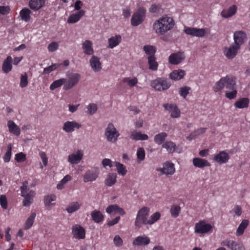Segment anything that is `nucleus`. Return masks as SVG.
<instances>
[{"label": "nucleus", "instance_id": "f257e3e1", "mask_svg": "<svg viewBox=\"0 0 250 250\" xmlns=\"http://www.w3.org/2000/svg\"><path fill=\"white\" fill-rule=\"evenodd\" d=\"M174 25L171 17L165 15L155 20L152 24V29L158 36H163L170 30Z\"/></svg>", "mask_w": 250, "mask_h": 250}, {"label": "nucleus", "instance_id": "f03ea898", "mask_svg": "<svg viewBox=\"0 0 250 250\" xmlns=\"http://www.w3.org/2000/svg\"><path fill=\"white\" fill-rule=\"evenodd\" d=\"M235 85V79L232 76L227 75L222 77L216 82L213 87V90L215 92H221L225 87L227 88H232L233 85Z\"/></svg>", "mask_w": 250, "mask_h": 250}, {"label": "nucleus", "instance_id": "7ed1b4c3", "mask_svg": "<svg viewBox=\"0 0 250 250\" xmlns=\"http://www.w3.org/2000/svg\"><path fill=\"white\" fill-rule=\"evenodd\" d=\"M21 195L23 197L22 205L24 207H29L33 202L36 195L35 191L30 190L28 188V182L25 181L21 187Z\"/></svg>", "mask_w": 250, "mask_h": 250}, {"label": "nucleus", "instance_id": "20e7f679", "mask_svg": "<svg viewBox=\"0 0 250 250\" xmlns=\"http://www.w3.org/2000/svg\"><path fill=\"white\" fill-rule=\"evenodd\" d=\"M149 211V208L146 207H144L139 209L134 221V225L137 229H140L143 225H148Z\"/></svg>", "mask_w": 250, "mask_h": 250}, {"label": "nucleus", "instance_id": "39448f33", "mask_svg": "<svg viewBox=\"0 0 250 250\" xmlns=\"http://www.w3.org/2000/svg\"><path fill=\"white\" fill-rule=\"evenodd\" d=\"M120 134L112 123L108 124L105 129L104 135L107 141L112 143L117 142Z\"/></svg>", "mask_w": 250, "mask_h": 250}, {"label": "nucleus", "instance_id": "423d86ee", "mask_svg": "<svg viewBox=\"0 0 250 250\" xmlns=\"http://www.w3.org/2000/svg\"><path fill=\"white\" fill-rule=\"evenodd\" d=\"M151 86L156 91H162L168 89L171 83L167 79L158 78L151 82Z\"/></svg>", "mask_w": 250, "mask_h": 250}, {"label": "nucleus", "instance_id": "0eeeda50", "mask_svg": "<svg viewBox=\"0 0 250 250\" xmlns=\"http://www.w3.org/2000/svg\"><path fill=\"white\" fill-rule=\"evenodd\" d=\"M146 11L145 8L140 7L133 14L131 19V24L133 26H137L143 23L146 18Z\"/></svg>", "mask_w": 250, "mask_h": 250}, {"label": "nucleus", "instance_id": "6e6552de", "mask_svg": "<svg viewBox=\"0 0 250 250\" xmlns=\"http://www.w3.org/2000/svg\"><path fill=\"white\" fill-rule=\"evenodd\" d=\"M156 171L160 172V175H166L167 176L172 175L175 172L174 165L171 162L167 161L163 165L162 167H159Z\"/></svg>", "mask_w": 250, "mask_h": 250}, {"label": "nucleus", "instance_id": "1a4fd4ad", "mask_svg": "<svg viewBox=\"0 0 250 250\" xmlns=\"http://www.w3.org/2000/svg\"><path fill=\"white\" fill-rule=\"evenodd\" d=\"M221 245L226 246L230 250H245V248L241 242L227 239L221 242Z\"/></svg>", "mask_w": 250, "mask_h": 250}, {"label": "nucleus", "instance_id": "9d476101", "mask_svg": "<svg viewBox=\"0 0 250 250\" xmlns=\"http://www.w3.org/2000/svg\"><path fill=\"white\" fill-rule=\"evenodd\" d=\"M83 152L82 149H78L77 151L68 155L67 157L68 162L72 166L78 164L83 159Z\"/></svg>", "mask_w": 250, "mask_h": 250}, {"label": "nucleus", "instance_id": "9b49d317", "mask_svg": "<svg viewBox=\"0 0 250 250\" xmlns=\"http://www.w3.org/2000/svg\"><path fill=\"white\" fill-rule=\"evenodd\" d=\"M240 48V47L232 43L229 46H225L223 48L224 55L228 59L232 60L237 56Z\"/></svg>", "mask_w": 250, "mask_h": 250}, {"label": "nucleus", "instance_id": "f8f14e48", "mask_svg": "<svg viewBox=\"0 0 250 250\" xmlns=\"http://www.w3.org/2000/svg\"><path fill=\"white\" fill-rule=\"evenodd\" d=\"M100 170L98 167L87 170L83 175V180L84 183L95 181L98 177Z\"/></svg>", "mask_w": 250, "mask_h": 250}, {"label": "nucleus", "instance_id": "ddd939ff", "mask_svg": "<svg viewBox=\"0 0 250 250\" xmlns=\"http://www.w3.org/2000/svg\"><path fill=\"white\" fill-rule=\"evenodd\" d=\"M212 229L210 224L204 221H200L195 225L194 232L199 234H205L208 232Z\"/></svg>", "mask_w": 250, "mask_h": 250}, {"label": "nucleus", "instance_id": "4468645a", "mask_svg": "<svg viewBox=\"0 0 250 250\" xmlns=\"http://www.w3.org/2000/svg\"><path fill=\"white\" fill-rule=\"evenodd\" d=\"M80 75L78 73L71 74L68 77V80L65 83L63 86V89L67 90L70 89L75 85L79 81Z\"/></svg>", "mask_w": 250, "mask_h": 250}, {"label": "nucleus", "instance_id": "2eb2a0df", "mask_svg": "<svg viewBox=\"0 0 250 250\" xmlns=\"http://www.w3.org/2000/svg\"><path fill=\"white\" fill-rule=\"evenodd\" d=\"M185 33L189 35L199 38H202L206 34V29L194 27H187L184 29Z\"/></svg>", "mask_w": 250, "mask_h": 250}, {"label": "nucleus", "instance_id": "dca6fc26", "mask_svg": "<svg viewBox=\"0 0 250 250\" xmlns=\"http://www.w3.org/2000/svg\"><path fill=\"white\" fill-rule=\"evenodd\" d=\"M185 58L184 52H178L170 54L168 57V61L172 64L177 65L183 62Z\"/></svg>", "mask_w": 250, "mask_h": 250}, {"label": "nucleus", "instance_id": "f3484780", "mask_svg": "<svg viewBox=\"0 0 250 250\" xmlns=\"http://www.w3.org/2000/svg\"><path fill=\"white\" fill-rule=\"evenodd\" d=\"M72 233L77 239H83L85 237L84 229L79 225H75L72 228Z\"/></svg>", "mask_w": 250, "mask_h": 250}, {"label": "nucleus", "instance_id": "a211bd4d", "mask_svg": "<svg viewBox=\"0 0 250 250\" xmlns=\"http://www.w3.org/2000/svg\"><path fill=\"white\" fill-rule=\"evenodd\" d=\"M82 127V125L76 121H66L62 126V129L67 133H71Z\"/></svg>", "mask_w": 250, "mask_h": 250}, {"label": "nucleus", "instance_id": "6ab92c4d", "mask_svg": "<svg viewBox=\"0 0 250 250\" xmlns=\"http://www.w3.org/2000/svg\"><path fill=\"white\" fill-rule=\"evenodd\" d=\"M163 107L170 113L171 118H177L180 116L181 111L176 105L173 104H166L163 105Z\"/></svg>", "mask_w": 250, "mask_h": 250}, {"label": "nucleus", "instance_id": "aec40b11", "mask_svg": "<svg viewBox=\"0 0 250 250\" xmlns=\"http://www.w3.org/2000/svg\"><path fill=\"white\" fill-rule=\"evenodd\" d=\"M89 64L92 70L95 72H99L102 69V65L100 62V59L97 56H92L89 60Z\"/></svg>", "mask_w": 250, "mask_h": 250}, {"label": "nucleus", "instance_id": "412c9836", "mask_svg": "<svg viewBox=\"0 0 250 250\" xmlns=\"http://www.w3.org/2000/svg\"><path fill=\"white\" fill-rule=\"evenodd\" d=\"M246 38V33L242 31H236L233 34L234 44L240 48Z\"/></svg>", "mask_w": 250, "mask_h": 250}, {"label": "nucleus", "instance_id": "4be33fe9", "mask_svg": "<svg viewBox=\"0 0 250 250\" xmlns=\"http://www.w3.org/2000/svg\"><path fill=\"white\" fill-rule=\"evenodd\" d=\"M13 59L11 56H8L2 62L1 69L4 73L7 74L12 69Z\"/></svg>", "mask_w": 250, "mask_h": 250}, {"label": "nucleus", "instance_id": "5701e85b", "mask_svg": "<svg viewBox=\"0 0 250 250\" xmlns=\"http://www.w3.org/2000/svg\"><path fill=\"white\" fill-rule=\"evenodd\" d=\"M82 49L83 52L87 55H92L94 53L93 43L90 40H85L83 42Z\"/></svg>", "mask_w": 250, "mask_h": 250}, {"label": "nucleus", "instance_id": "b1692460", "mask_svg": "<svg viewBox=\"0 0 250 250\" xmlns=\"http://www.w3.org/2000/svg\"><path fill=\"white\" fill-rule=\"evenodd\" d=\"M150 242V238L145 235L139 236L133 241L132 244L136 246H143L148 245Z\"/></svg>", "mask_w": 250, "mask_h": 250}, {"label": "nucleus", "instance_id": "393cba45", "mask_svg": "<svg viewBox=\"0 0 250 250\" xmlns=\"http://www.w3.org/2000/svg\"><path fill=\"white\" fill-rule=\"evenodd\" d=\"M229 154L225 151H221L214 156L213 160L220 163L225 164L229 160Z\"/></svg>", "mask_w": 250, "mask_h": 250}, {"label": "nucleus", "instance_id": "a878e982", "mask_svg": "<svg viewBox=\"0 0 250 250\" xmlns=\"http://www.w3.org/2000/svg\"><path fill=\"white\" fill-rule=\"evenodd\" d=\"M7 127L10 133L16 136H19L21 134L20 127L13 121L9 120L7 121Z\"/></svg>", "mask_w": 250, "mask_h": 250}, {"label": "nucleus", "instance_id": "bb28decb", "mask_svg": "<svg viewBox=\"0 0 250 250\" xmlns=\"http://www.w3.org/2000/svg\"><path fill=\"white\" fill-rule=\"evenodd\" d=\"M82 207V203L78 201L70 202L65 208V210L69 214H72L78 211Z\"/></svg>", "mask_w": 250, "mask_h": 250}, {"label": "nucleus", "instance_id": "cd10ccee", "mask_svg": "<svg viewBox=\"0 0 250 250\" xmlns=\"http://www.w3.org/2000/svg\"><path fill=\"white\" fill-rule=\"evenodd\" d=\"M85 11L81 10L78 12L71 14L67 19V22L69 23H75L79 21L81 18L84 16Z\"/></svg>", "mask_w": 250, "mask_h": 250}, {"label": "nucleus", "instance_id": "c85d7f7f", "mask_svg": "<svg viewBox=\"0 0 250 250\" xmlns=\"http://www.w3.org/2000/svg\"><path fill=\"white\" fill-rule=\"evenodd\" d=\"M122 41V36L120 35H116L108 39V48L112 49L118 46Z\"/></svg>", "mask_w": 250, "mask_h": 250}, {"label": "nucleus", "instance_id": "c756f323", "mask_svg": "<svg viewBox=\"0 0 250 250\" xmlns=\"http://www.w3.org/2000/svg\"><path fill=\"white\" fill-rule=\"evenodd\" d=\"M106 212L109 214L117 213L121 215H124L125 214V210L117 205L109 206L106 208Z\"/></svg>", "mask_w": 250, "mask_h": 250}, {"label": "nucleus", "instance_id": "7c9ffc66", "mask_svg": "<svg viewBox=\"0 0 250 250\" xmlns=\"http://www.w3.org/2000/svg\"><path fill=\"white\" fill-rule=\"evenodd\" d=\"M237 7L232 5L227 9H224L221 13V15L224 18H228L234 15L237 11Z\"/></svg>", "mask_w": 250, "mask_h": 250}, {"label": "nucleus", "instance_id": "2f4dec72", "mask_svg": "<svg viewBox=\"0 0 250 250\" xmlns=\"http://www.w3.org/2000/svg\"><path fill=\"white\" fill-rule=\"evenodd\" d=\"M45 1L46 0H30L29 6L34 11H37L44 5Z\"/></svg>", "mask_w": 250, "mask_h": 250}, {"label": "nucleus", "instance_id": "473e14b6", "mask_svg": "<svg viewBox=\"0 0 250 250\" xmlns=\"http://www.w3.org/2000/svg\"><path fill=\"white\" fill-rule=\"evenodd\" d=\"M186 75V72L182 69L174 70L172 71L169 77L172 80L178 81L183 79Z\"/></svg>", "mask_w": 250, "mask_h": 250}, {"label": "nucleus", "instance_id": "72a5a7b5", "mask_svg": "<svg viewBox=\"0 0 250 250\" xmlns=\"http://www.w3.org/2000/svg\"><path fill=\"white\" fill-rule=\"evenodd\" d=\"M192 161L194 166L200 168L210 166L209 163L207 160L200 158H194Z\"/></svg>", "mask_w": 250, "mask_h": 250}, {"label": "nucleus", "instance_id": "f704fd0d", "mask_svg": "<svg viewBox=\"0 0 250 250\" xmlns=\"http://www.w3.org/2000/svg\"><path fill=\"white\" fill-rule=\"evenodd\" d=\"M163 148L166 149L168 153H173L177 149V146L175 143L171 141H166L162 146Z\"/></svg>", "mask_w": 250, "mask_h": 250}, {"label": "nucleus", "instance_id": "c9c22d12", "mask_svg": "<svg viewBox=\"0 0 250 250\" xmlns=\"http://www.w3.org/2000/svg\"><path fill=\"white\" fill-rule=\"evenodd\" d=\"M56 200V196L54 194L48 195L44 197V203L47 209H50L52 206H54L55 203L52 202Z\"/></svg>", "mask_w": 250, "mask_h": 250}, {"label": "nucleus", "instance_id": "e433bc0d", "mask_svg": "<svg viewBox=\"0 0 250 250\" xmlns=\"http://www.w3.org/2000/svg\"><path fill=\"white\" fill-rule=\"evenodd\" d=\"M130 138L134 140H147L148 136L146 134H142L141 132L134 130L131 132Z\"/></svg>", "mask_w": 250, "mask_h": 250}, {"label": "nucleus", "instance_id": "4c0bfd02", "mask_svg": "<svg viewBox=\"0 0 250 250\" xmlns=\"http://www.w3.org/2000/svg\"><path fill=\"white\" fill-rule=\"evenodd\" d=\"M117 174L113 173H109L104 181V184L108 187H111L114 185L117 181Z\"/></svg>", "mask_w": 250, "mask_h": 250}, {"label": "nucleus", "instance_id": "58836bf2", "mask_svg": "<svg viewBox=\"0 0 250 250\" xmlns=\"http://www.w3.org/2000/svg\"><path fill=\"white\" fill-rule=\"evenodd\" d=\"M250 103L249 99L247 98H242L237 100L234 105L236 108L241 109L248 107Z\"/></svg>", "mask_w": 250, "mask_h": 250}, {"label": "nucleus", "instance_id": "ea45409f", "mask_svg": "<svg viewBox=\"0 0 250 250\" xmlns=\"http://www.w3.org/2000/svg\"><path fill=\"white\" fill-rule=\"evenodd\" d=\"M122 81L130 88L136 86L138 83V79L136 77H125Z\"/></svg>", "mask_w": 250, "mask_h": 250}, {"label": "nucleus", "instance_id": "a19ab883", "mask_svg": "<svg viewBox=\"0 0 250 250\" xmlns=\"http://www.w3.org/2000/svg\"><path fill=\"white\" fill-rule=\"evenodd\" d=\"M167 136V134L166 132L159 133L154 137V141L158 145H163Z\"/></svg>", "mask_w": 250, "mask_h": 250}, {"label": "nucleus", "instance_id": "79ce46f5", "mask_svg": "<svg viewBox=\"0 0 250 250\" xmlns=\"http://www.w3.org/2000/svg\"><path fill=\"white\" fill-rule=\"evenodd\" d=\"M248 225L249 221L248 220H243L236 230V235L237 236L242 235Z\"/></svg>", "mask_w": 250, "mask_h": 250}, {"label": "nucleus", "instance_id": "37998d69", "mask_svg": "<svg viewBox=\"0 0 250 250\" xmlns=\"http://www.w3.org/2000/svg\"><path fill=\"white\" fill-rule=\"evenodd\" d=\"M92 220L95 222L99 223L101 222L104 219V216L102 213L99 210H94L91 213Z\"/></svg>", "mask_w": 250, "mask_h": 250}, {"label": "nucleus", "instance_id": "c03bdc74", "mask_svg": "<svg viewBox=\"0 0 250 250\" xmlns=\"http://www.w3.org/2000/svg\"><path fill=\"white\" fill-rule=\"evenodd\" d=\"M113 164L114 166L116 167L117 171L119 175H121L123 176L126 175L127 170L125 165L118 162H114Z\"/></svg>", "mask_w": 250, "mask_h": 250}, {"label": "nucleus", "instance_id": "a18cd8bd", "mask_svg": "<svg viewBox=\"0 0 250 250\" xmlns=\"http://www.w3.org/2000/svg\"><path fill=\"white\" fill-rule=\"evenodd\" d=\"M31 11L27 8H23L20 13L21 19L26 22H28L30 20V14Z\"/></svg>", "mask_w": 250, "mask_h": 250}, {"label": "nucleus", "instance_id": "49530a36", "mask_svg": "<svg viewBox=\"0 0 250 250\" xmlns=\"http://www.w3.org/2000/svg\"><path fill=\"white\" fill-rule=\"evenodd\" d=\"M181 211V207L178 205H173L171 206L170 212L171 216L173 218H177Z\"/></svg>", "mask_w": 250, "mask_h": 250}, {"label": "nucleus", "instance_id": "de8ad7c7", "mask_svg": "<svg viewBox=\"0 0 250 250\" xmlns=\"http://www.w3.org/2000/svg\"><path fill=\"white\" fill-rule=\"evenodd\" d=\"M148 63L150 69L153 71L157 70L158 65L154 56H149L148 57Z\"/></svg>", "mask_w": 250, "mask_h": 250}, {"label": "nucleus", "instance_id": "09e8293b", "mask_svg": "<svg viewBox=\"0 0 250 250\" xmlns=\"http://www.w3.org/2000/svg\"><path fill=\"white\" fill-rule=\"evenodd\" d=\"M36 216V214L35 213H32L30 216L27 219L25 224L24 225V229L25 230H27L29 229L34 223L35 218Z\"/></svg>", "mask_w": 250, "mask_h": 250}, {"label": "nucleus", "instance_id": "8fccbe9b", "mask_svg": "<svg viewBox=\"0 0 250 250\" xmlns=\"http://www.w3.org/2000/svg\"><path fill=\"white\" fill-rule=\"evenodd\" d=\"M161 217V214L159 212H156L151 214L148 219V225H152L158 221Z\"/></svg>", "mask_w": 250, "mask_h": 250}, {"label": "nucleus", "instance_id": "3c124183", "mask_svg": "<svg viewBox=\"0 0 250 250\" xmlns=\"http://www.w3.org/2000/svg\"><path fill=\"white\" fill-rule=\"evenodd\" d=\"M66 82V79L62 78L54 81L50 85V89L52 90L62 86Z\"/></svg>", "mask_w": 250, "mask_h": 250}, {"label": "nucleus", "instance_id": "603ef678", "mask_svg": "<svg viewBox=\"0 0 250 250\" xmlns=\"http://www.w3.org/2000/svg\"><path fill=\"white\" fill-rule=\"evenodd\" d=\"M145 53L149 56H154L156 52V47L151 45H146L143 47Z\"/></svg>", "mask_w": 250, "mask_h": 250}, {"label": "nucleus", "instance_id": "864d4df0", "mask_svg": "<svg viewBox=\"0 0 250 250\" xmlns=\"http://www.w3.org/2000/svg\"><path fill=\"white\" fill-rule=\"evenodd\" d=\"M206 128H200L195 130L193 132H192L190 135L188 137V139L189 140L194 139L198 136L203 134L205 132Z\"/></svg>", "mask_w": 250, "mask_h": 250}, {"label": "nucleus", "instance_id": "5fc2aeb1", "mask_svg": "<svg viewBox=\"0 0 250 250\" xmlns=\"http://www.w3.org/2000/svg\"><path fill=\"white\" fill-rule=\"evenodd\" d=\"M227 89L230 90L231 91H227L225 93L226 97L230 100L235 98L237 94V90L235 88V85H233L232 88H227Z\"/></svg>", "mask_w": 250, "mask_h": 250}, {"label": "nucleus", "instance_id": "6e6d98bb", "mask_svg": "<svg viewBox=\"0 0 250 250\" xmlns=\"http://www.w3.org/2000/svg\"><path fill=\"white\" fill-rule=\"evenodd\" d=\"M87 113L90 115L94 114L98 110V106L96 104L94 103L89 104L86 107Z\"/></svg>", "mask_w": 250, "mask_h": 250}, {"label": "nucleus", "instance_id": "4d7b16f0", "mask_svg": "<svg viewBox=\"0 0 250 250\" xmlns=\"http://www.w3.org/2000/svg\"><path fill=\"white\" fill-rule=\"evenodd\" d=\"M137 158L139 163L143 161L145 158V151L143 147H139L137 151Z\"/></svg>", "mask_w": 250, "mask_h": 250}, {"label": "nucleus", "instance_id": "13d9d810", "mask_svg": "<svg viewBox=\"0 0 250 250\" xmlns=\"http://www.w3.org/2000/svg\"><path fill=\"white\" fill-rule=\"evenodd\" d=\"M28 84V76L26 73L21 75L20 85L21 88L26 87Z\"/></svg>", "mask_w": 250, "mask_h": 250}, {"label": "nucleus", "instance_id": "bf43d9fd", "mask_svg": "<svg viewBox=\"0 0 250 250\" xmlns=\"http://www.w3.org/2000/svg\"><path fill=\"white\" fill-rule=\"evenodd\" d=\"M12 145L9 144L8 145V149L3 156V161L5 163L9 162L11 157Z\"/></svg>", "mask_w": 250, "mask_h": 250}, {"label": "nucleus", "instance_id": "052dcab7", "mask_svg": "<svg viewBox=\"0 0 250 250\" xmlns=\"http://www.w3.org/2000/svg\"><path fill=\"white\" fill-rule=\"evenodd\" d=\"M190 90V88L188 86H185L181 87L179 89V94L181 96L185 98L188 94L189 93V91Z\"/></svg>", "mask_w": 250, "mask_h": 250}, {"label": "nucleus", "instance_id": "680f3d73", "mask_svg": "<svg viewBox=\"0 0 250 250\" xmlns=\"http://www.w3.org/2000/svg\"><path fill=\"white\" fill-rule=\"evenodd\" d=\"M15 160L18 163H21L26 160V155L22 152L15 155Z\"/></svg>", "mask_w": 250, "mask_h": 250}, {"label": "nucleus", "instance_id": "e2e57ef3", "mask_svg": "<svg viewBox=\"0 0 250 250\" xmlns=\"http://www.w3.org/2000/svg\"><path fill=\"white\" fill-rule=\"evenodd\" d=\"M102 164L104 167L108 166L109 167H112L114 166L113 162L108 158H104L102 161Z\"/></svg>", "mask_w": 250, "mask_h": 250}, {"label": "nucleus", "instance_id": "0e129e2a", "mask_svg": "<svg viewBox=\"0 0 250 250\" xmlns=\"http://www.w3.org/2000/svg\"><path fill=\"white\" fill-rule=\"evenodd\" d=\"M0 204L3 209H6L7 208V201L6 197L4 195L0 196Z\"/></svg>", "mask_w": 250, "mask_h": 250}, {"label": "nucleus", "instance_id": "69168bd1", "mask_svg": "<svg viewBox=\"0 0 250 250\" xmlns=\"http://www.w3.org/2000/svg\"><path fill=\"white\" fill-rule=\"evenodd\" d=\"M59 47L58 43L56 42H51L48 46V49L49 52H54L56 51Z\"/></svg>", "mask_w": 250, "mask_h": 250}, {"label": "nucleus", "instance_id": "338daca9", "mask_svg": "<svg viewBox=\"0 0 250 250\" xmlns=\"http://www.w3.org/2000/svg\"><path fill=\"white\" fill-rule=\"evenodd\" d=\"M114 243L116 247H120L123 244L122 239L118 235L115 236L113 239Z\"/></svg>", "mask_w": 250, "mask_h": 250}, {"label": "nucleus", "instance_id": "774afa93", "mask_svg": "<svg viewBox=\"0 0 250 250\" xmlns=\"http://www.w3.org/2000/svg\"><path fill=\"white\" fill-rule=\"evenodd\" d=\"M161 7L159 5L152 4L149 9V11L150 13L154 14L159 12Z\"/></svg>", "mask_w": 250, "mask_h": 250}]
</instances>
